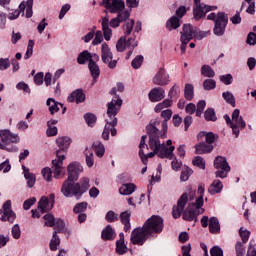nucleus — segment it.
<instances>
[{"instance_id":"1","label":"nucleus","mask_w":256,"mask_h":256,"mask_svg":"<svg viewBox=\"0 0 256 256\" xmlns=\"http://www.w3.org/2000/svg\"><path fill=\"white\" fill-rule=\"evenodd\" d=\"M195 199V190L189 188L188 192H184L177 201V205L172 208V217L179 219L183 215L184 221H195L197 223V215H203L205 209H203V196H199L195 202L188 205L185 210V205L188 201Z\"/></svg>"},{"instance_id":"2","label":"nucleus","mask_w":256,"mask_h":256,"mask_svg":"<svg viewBox=\"0 0 256 256\" xmlns=\"http://www.w3.org/2000/svg\"><path fill=\"white\" fill-rule=\"evenodd\" d=\"M117 91L119 93H123L125 91V85L123 83H117L116 87L112 88L110 93L114 95L111 102L107 104V112L106 115L108 118L105 119V126L102 131V139L104 141H109V135L111 137H115L117 135V113L121 111V107L123 106V99L119 95H117Z\"/></svg>"},{"instance_id":"3","label":"nucleus","mask_w":256,"mask_h":256,"mask_svg":"<svg viewBox=\"0 0 256 256\" xmlns=\"http://www.w3.org/2000/svg\"><path fill=\"white\" fill-rule=\"evenodd\" d=\"M147 135L149 137V147L146 144ZM147 135H143L139 144V157L143 165H147L148 159L158 155L160 159H165V157L172 158L173 151H175V146H170L169 148L165 146V142L161 143V136L155 134L154 132L147 131ZM151 149L153 152H150L146 155L144 149Z\"/></svg>"},{"instance_id":"4","label":"nucleus","mask_w":256,"mask_h":256,"mask_svg":"<svg viewBox=\"0 0 256 256\" xmlns=\"http://www.w3.org/2000/svg\"><path fill=\"white\" fill-rule=\"evenodd\" d=\"M172 116L173 111L171 109L162 111V118H155L151 120L149 125L146 126V131H150L151 133L159 135L161 139H167V131L169 130V126L167 125V123Z\"/></svg>"},{"instance_id":"5","label":"nucleus","mask_w":256,"mask_h":256,"mask_svg":"<svg viewBox=\"0 0 256 256\" xmlns=\"http://www.w3.org/2000/svg\"><path fill=\"white\" fill-rule=\"evenodd\" d=\"M21 138L19 134H13L9 130H0V149L8 151V153H17L18 148L15 143H19Z\"/></svg>"},{"instance_id":"6","label":"nucleus","mask_w":256,"mask_h":256,"mask_svg":"<svg viewBox=\"0 0 256 256\" xmlns=\"http://www.w3.org/2000/svg\"><path fill=\"white\" fill-rule=\"evenodd\" d=\"M224 119L226 124L232 129L233 135L237 138L239 137V133L247 127V123L243 120V116H241V111L239 109H235L232 112V118L229 115H224Z\"/></svg>"},{"instance_id":"7","label":"nucleus","mask_w":256,"mask_h":256,"mask_svg":"<svg viewBox=\"0 0 256 256\" xmlns=\"http://www.w3.org/2000/svg\"><path fill=\"white\" fill-rule=\"evenodd\" d=\"M75 181L77 180L67 178L63 182L61 187V193L64 197H75V199H81V197H83V195L81 194V184Z\"/></svg>"},{"instance_id":"8","label":"nucleus","mask_w":256,"mask_h":256,"mask_svg":"<svg viewBox=\"0 0 256 256\" xmlns=\"http://www.w3.org/2000/svg\"><path fill=\"white\" fill-rule=\"evenodd\" d=\"M144 229L148 231L150 237L153 235H159V233H163V229L165 227V223L163 222V218L158 215H153L143 224Z\"/></svg>"},{"instance_id":"9","label":"nucleus","mask_w":256,"mask_h":256,"mask_svg":"<svg viewBox=\"0 0 256 256\" xmlns=\"http://www.w3.org/2000/svg\"><path fill=\"white\" fill-rule=\"evenodd\" d=\"M211 11H217V6L206 5L201 3V0H194L193 18L195 21H201Z\"/></svg>"},{"instance_id":"10","label":"nucleus","mask_w":256,"mask_h":256,"mask_svg":"<svg viewBox=\"0 0 256 256\" xmlns=\"http://www.w3.org/2000/svg\"><path fill=\"white\" fill-rule=\"evenodd\" d=\"M197 33V28L193 27L191 24H184L181 34V46L180 49L182 53H185L187 51V45L189 44V41L191 39L195 38V34Z\"/></svg>"},{"instance_id":"11","label":"nucleus","mask_w":256,"mask_h":256,"mask_svg":"<svg viewBox=\"0 0 256 256\" xmlns=\"http://www.w3.org/2000/svg\"><path fill=\"white\" fill-rule=\"evenodd\" d=\"M214 167L217 169L216 177H220V179H225L229 171H231V166H229L227 159L223 156H217L214 159Z\"/></svg>"},{"instance_id":"12","label":"nucleus","mask_w":256,"mask_h":256,"mask_svg":"<svg viewBox=\"0 0 256 256\" xmlns=\"http://www.w3.org/2000/svg\"><path fill=\"white\" fill-rule=\"evenodd\" d=\"M151 234L145 229V226L137 227L131 232L130 241L133 245H143Z\"/></svg>"},{"instance_id":"13","label":"nucleus","mask_w":256,"mask_h":256,"mask_svg":"<svg viewBox=\"0 0 256 256\" xmlns=\"http://www.w3.org/2000/svg\"><path fill=\"white\" fill-rule=\"evenodd\" d=\"M229 23V17L225 12H218L216 23H214L213 33L217 37H223L225 35V29L227 28V24Z\"/></svg>"},{"instance_id":"14","label":"nucleus","mask_w":256,"mask_h":256,"mask_svg":"<svg viewBox=\"0 0 256 256\" xmlns=\"http://www.w3.org/2000/svg\"><path fill=\"white\" fill-rule=\"evenodd\" d=\"M101 60L104 65H107L108 69L117 67V60H113V52H111V48L106 42L101 45Z\"/></svg>"},{"instance_id":"15","label":"nucleus","mask_w":256,"mask_h":256,"mask_svg":"<svg viewBox=\"0 0 256 256\" xmlns=\"http://www.w3.org/2000/svg\"><path fill=\"white\" fill-rule=\"evenodd\" d=\"M63 161H65V154L56 151V159L52 160V173L55 179H59L63 172Z\"/></svg>"},{"instance_id":"16","label":"nucleus","mask_w":256,"mask_h":256,"mask_svg":"<svg viewBox=\"0 0 256 256\" xmlns=\"http://www.w3.org/2000/svg\"><path fill=\"white\" fill-rule=\"evenodd\" d=\"M55 205V194H50L49 198L42 196L40 201L38 202V211L41 214L47 213V211H51L53 206Z\"/></svg>"},{"instance_id":"17","label":"nucleus","mask_w":256,"mask_h":256,"mask_svg":"<svg viewBox=\"0 0 256 256\" xmlns=\"http://www.w3.org/2000/svg\"><path fill=\"white\" fill-rule=\"evenodd\" d=\"M3 214L0 218L1 221H8V223H15V219H17V214L11 208V200H7L4 202L3 206Z\"/></svg>"},{"instance_id":"18","label":"nucleus","mask_w":256,"mask_h":256,"mask_svg":"<svg viewBox=\"0 0 256 256\" xmlns=\"http://www.w3.org/2000/svg\"><path fill=\"white\" fill-rule=\"evenodd\" d=\"M102 5L109 13H121L125 10V1L123 0H106Z\"/></svg>"},{"instance_id":"19","label":"nucleus","mask_w":256,"mask_h":256,"mask_svg":"<svg viewBox=\"0 0 256 256\" xmlns=\"http://www.w3.org/2000/svg\"><path fill=\"white\" fill-rule=\"evenodd\" d=\"M169 81V73H167L164 68H159L158 72L152 79V83L160 87H165V85H169Z\"/></svg>"},{"instance_id":"20","label":"nucleus","mask_w":256,"mask_h":256,"mask_svg":"<svg viewBox=\"0 0 256 256\" xmlns=\"http://www.w3.org/2000/svg\"><path fill=\"white\" fill-rule=\"evenodd\" d=\"M68 178L77 181L79 174L83 173V166L79 162H72L67 167Z\"/></svg>"},{"instance_id":"21","label":"nucleus","mask_w":256,"mask_h":256,"mask_svg":"<svg viewBox=\"0 0 256 256\" xmlns=\"http://www.w3.org/2000/svg\"><path fill=\"white\" fill-rule=\"evenodd\" d=\"M148 97L151 103H157L165 99V90L161 87H155L149 91Z\"/></svg>"},{"instance_id":"22","label":"nucleus","mask_w":256,"mask_h":256,"mask_svg":"<svg viewBox=\"0 0 256 256\" xmlns=\"http://www.w3.org/2000/svg\"><path fill=\"white\" fill-rule=\"evenodd\" d=\"M46 105L49 107V112L52 115L58 113L59 109H62V113L65 114L67 111V107H64L62 103L57 102L54 98H48L46 101Z\"/></svg>"},{"instance_id":"23","label":"nucleus","mask_w":256,"mask_h":256,"mask_svg":"<svg viewBox=\"0 0 256 256\" xmlns=\"http://www.w3.org/2000/svg\"><path fill=\"white\" fill-rule=\"evenodd\" d=\"M67 101L68 103H84L85 93H83V90L77 89L68 96Z\"/></svg>"},{"instance_id":"24","label":"nucleus","mask_w":256,"mask_h":256,"mask_svg":"<svg viewBox=\"0 0 256 256\" xmlns=\"http://www.w3.org/2000/svg\"><path fill=\"white\" fill-rule=\"evenodd\" d=\"M56 144L59 147L60 155H65V151L69 148V145H71V138L67 136H62L56 139Z\"/></svg>"},{"instance_id":"25","label":"nucleus","mask_w":256,"mask_h":256,"mask_svg":"<svg viewBox=\"0 0 256 256\" xmlns=\"http://www.w3.org/2000/svg\"><path fill=\"white\" fill-rule=\"evenodd\" d=\"M120 220L124 225V231L129 233L131 231V211H124L120 214Z\"/></svg>"},{"instance_id":"26","label":"nucleus","mask_w":256,"mask_h":256,"mask_svg":"<svg viewBox=\"0 0 256 256\" xmlns=\"http://www.w3.org/2000/svg\"><path fill=\"white\" fill-rule=\"evenodd\" d=\"M26 9V17L27 19H30V17H33V0H27L26 2L23 1L19 5L20 13L24 12Z\"/></svg>"},{"instance_id":"27","label":"nucleus","mask_w":256,"mask_h":256,"mask_svg":"<svg viewBox=\"0 0 256 256\" xmlns=\"http://www.w3.org/2000/svg\"><path fill=\"white\" fill-rule=\"evenodd\" d=\"M197 155H203L205 153H211L213 151V144L207 142H200L195 146Z\"/></svg>"},{"instance_id":"28","label":"nucleus","mask_w":256,"mask_h":256,"mask_svg":"<svg viewBox=\"0 0 256 256\" xmlns=\"http://www.w3.org/2000/svg\"><path fill=\"white\" fill-rule=\"evenodd\" d=\"M135 191H137V185L134 183H126L119 188L120 195H133Z\"/></svg>"},{"instance_id":"29","label":"nucleus","mask_w":256,"mask_h":256,"mask_svg":"<svg viewBox=\"0 0 256 256\" xmlns=\"http://www.w3.org/2000/svg\"><path fill=\"white\" fill-rule=\"evenodd\" d=\"M117 237V233H115V229L111 225H107L106 228L102 231V239L104 241H113Z\"/></svg>"},{"instance_id":"30","label":"nucleus","mask_w":256,"mask_h":256,"mask_svg":"<svg viewBox=\"0 0 256 256\" xmlns=\"http://www.w3.org/2000/svg\"><path fill=\"white\" fill-rule=\"evenodd\" d=\"M88 69L95 83V81L99 79V75H101V69H99V65H97V63H95V61L93 60H90V62L88 63Z\"/></svg>"},{"instance_id":"31","label":"nucleus","mask_w":256,"mask_h":256,"mask_svg":"<svg viewBox=\"0 0 256 256\" xmlns=\"http://www.w3.org/2000/svg\"><path fill=\"white\" fill-rule=\"evenodd\" d=\"M22 169H23L24 177L27 181L28 187L30 188L34 187L35 181H37L35 178V174L30 173L29 168H26L25 165H22Z\"/></svg>"},{"instance_id":"32","label":"nucleus","mask_w":256,"mask_h":256,"mask_svg":"<svg viewBox=\"0 0 256 256\" xmlns=\"http://www.w3.org/2000/svg\"><path fill=\"white\" fill-rule=\"evenodd\" d=\"M221 191H223V183H221V180H214L208 188L210 195H217V193H221Z\"/></svg>"},{"instance_id":"33","label":"nucleus","mask_w":256,"mask_h":256,"mask_svg":"<svg viewBox=\"0 0 256 256\" xmlns=\"http://www.w3.org/2000/svg\"><path fill=\"white\" fill-rule=\"evenodd\" d=\"M91 60H93V56L87 50H84L83 52H81L77 57V63L79 65H85L87 63V61H89V63H91Z\"/></svg>"},{"instance_id":"34","label":"nucleus","mask_w":256,"mask_h":256,"mask_svg":"<svg viewBox=\"0 0 256 256\" xmlns=\"http://www.w3.org/2000/svg\"><path fill=\"white\" fill-rule=\"evenodd\" d=\"M166 27L171 31L172 29H179L181 27V18L172 16L167 22Z\"/></svg>"},{"instance_id":"35","label":"nucleus","mask_w":256,"mask_h":256,"mask_svg":"<svg viewBox=\"0 0 256 256\" xmlns=\"http://www.w3.org/2000/svg\"><path fill=\"white\" fill-rule=\"evenodd\" d=\"M209 231L210 233H219L221 231V225L217 217H211L209 220Z\"/></svg>"},{"instance_id":"36","label":"nucleus","mask_w":256,"mask_h":256,"mask_svg":"<svg viewBox=\"0 0 256 256\" xmlns=\"http://www.w3.org/2000/svg\"><path fill=\"white\" fill-rule=\"evenodd\" d=\"M84 155L86 157V165L91 168L95 165V156L93 155V149L86 147L84 151Z\"/></svg>"},{"instance_id":"37","label":"nucleus","mask_w":256,"mask_h":256,"mask_svg":"<svg viewBox=\"0 0 256 256\" xmlns=\"http://www.w3.org/2000/svg\"><path fill=\"white\" fill-rule=\"evenodd\" d=\"M200 73L203 77H207L208 79H213V77H215V70L207 64L201 67Z\"/></svg>"},{"instance_id":"38","label":"nucleus","mask_w":256,"mask_h":256,"mask_svg":"<svg viewBox=\"0 0 256 256\" xmlns=\"http://www.w3.org/2000/svg\"><path fill=\"white\" fill-rule=\"evenodd\" d=\"M247 4L248 7L246 9V13H248L249 15H255V0H244V2H242L240 11H243L245 5Z\"/></svg>"},{"instance_id":"39","label":"nucleus","mask_w":256,"mask_h":256,"mask_svg":"<svg viewBox=\"0 0 256 256\" xmlns=\"http://www.w3.org/2000/svg\"><path fill=\"white\" fill-rule=\"evenodd\" d=\"M92 147L98 157L101 158L105 155V145L101 141L94 142Z\"/></svg>"},{"instance_id":"40","label":"nucleus","mask_w":256,"mask_h":256,"mask_svg":"<svg viewBox=\"0 0 256 256\" xmlns=\"http://www.w3.org/2000/svg\"><path fill=\"white\" fill-rule=\"evenodd\" d=\"M203 137H205V141L208 145L215 143V134L213 132H200L198 134V139H203Z\"/></svg>"},{"instance_id":"41","label":"nucleus","mask_w":256,"mask_h":256,"mask_svg":"<svg viewBox=\"0 0 256 256\" xmlns=\"http://www.w3.org/2000/svg\"><path fill=\"white\" fill-rule=\"evenodd\" d=\"M59 245H61V239L57 235V231H54L52 239L50 240V250L57 251V247H59Z\"/></svg>"},{"instance_id":"42","label":"nucleus","mask_w":256,"mask_h":256,"mask_svg":"<svg viewBox=\"0 0 256 256\" xmlns=\"http://www.w3.org/2000/svg\"><path fill=\"white\" fill-rule=\"evenodd\" d=\"M171 105H173V101H171V99H165L163 102L158 103L155 106L154 111L155 113H159L160 111H163V109H167V107H171Z\"/></svg>"},{"instance_id":"43","label":"nucleus","mask_w":256,"mask_h":256,"mask_svg":"<svg viewBox=\"0 0 256 256\" xmlns=\"http://www.w3.org/2000/svg\"><path fill=\"white\" fill-rule=\"evenodd\" d=\"M217 87V82L214 79H205L203 82V89L205 91H213Z\"/></svg>"},{"instance_id":"44","label":"nucleus","mask_w":256,"mask_h":256,"mask_svg":"<svg viewBox=\"0 0 256 256\" xmlns=\"http://www.w3.org/2000/svg\"><path fill=\"white\" fill-rule=\"evenodd\" d=\"M191 175H193V169L185 166L181 172L180 180L183 182L189 181V177H191Z\"/></svg>"},{"instance_id":"45","label":"nucleus","mask_w":256,"mask_h":256,"mask_svg":"<svg viewBox=\"0 0 256 256\" xmlns=\"http://www.w3.org/2000/svg\"><path fill=\"white\" fill-rule=\"evenodd\" d=\"M116 253H118V255H125V253H127V245H125L123 240H117Z\"/></svg>"},{"instance_id":"46","label":"nucleus","mask_w":256,"mask_h":256,"mask_svg":"<svg viewBox=\"0 0 256 256\" xmlns=\"http://www.w3.org/2000/svg\"><path fill=\"white\" fill-rule=\"evenodd\" d=\"M222 97L224 101H226V103L235 107V96L233 95V93L229 91L223 92Z\"/></svg>"},{"instance_id":"47","label":"nucleus","mask_w":256,"mask_h":256,"mask_svg":"<svg viewBox=\"0 0 256 256\" xmlns=\"http://www.w3.org/2000/svg\"><path fill=\"white\" fill-rule=\"evenodd\" d=\"M80 191H81V195H83L84 193H87V191L89 190V187H91V185L89 184V178L84 177L80 180Z\"/></svg>"},{"instance_id":"48","label":"nucleus","mask_w":256,"mask_h":256,"mask_svg":"<svg viewBox=\"0 0 256 256\" xmlns=\"http://www.w3.org/2000/svg\"><path fill=\"white\" fill-rule=\"evenodd\" d=\"M84 119L89 127H95V123H97V116L92 113H87L84 115Z\"/></svg>"},{"instance_id":"49","label":"nucleus","mask_w":256,"mask_h":256,"mask_svg":"<svg viewBox=\"0 0 256 256\" xmlns=\"http://www.w3.org/2000/svg\"><path fill=\"white\" fill-rule=\"evenodd\" d=\"M126 48V36H122L116 43V49L118 53H123V51H125Z\"/></svg>"},{"instance_id":"50","label":"nucleus","mask_w":256,"mask_h":256,"mask_svg":"<svg viewBox=\"0 0 256 256\" xmlns=\"http://www.w3.org/2000/svg\"><path fill=\"white\" fill-rule=\"evenodd\" d=\"M204 117L206 121H217V116L215 115V109L213 108H208L204 112Z\"/></svg>"},{"instance_id":"51","label":"nucleus","mask_w":256,"mask_h":256,"mask_svg":"<svg viewBox=\"0 0 256 256\" xmlns=\"http://www.w3.org/2000/svg\"><path fill=\"white\" fill-rule=\"evenodd\" d=\"M184 95H185V99H187V101H191V99H193L194 91H193L192 84L185 85Z\"/></svg>"},{"instance_id":"52","label":"nucleus","mask_w":256,"mask_h":256,"mask_svg":"<svg viewBox=\"0 0 256 256\" xmlns=\"http://www.w3.org/2000/svg\"><path fill=\"white\" fill-rule=\"evenodd\" d=\"M105 219L108 223H115V221H119V215L115 211L110 210L106 213Z\"/></svg>"},{"instance_id":"53","label":"nucleus","mask_w":256,"mask_h":256,"mask_svg":"<svg viewBox=\"0 0 256 256\" xmlns=\"http://www.w3.org/2000/svg\"><path fill=\"white\" fill-rule=\"evenodd\" d=\"M236 256L245 255V242L238 241L235 245Z\"/></svg>"},{"instance_id":"54","label":"nucleus","mask_w":256,"mask_h":256,"mask_svg":"<svg viewBox=\"0 0 256 256\" xmlns=\"http://www.w3.org/2000/svg\"><path fill=\"white\" fill-rule=\"evenodd\" d=\"M87 211V202H80L73 208V213H85Z\"/></svg>"},{"instance_id":"55","label":"nucleus","mask_w":256,"mask_h":256,"mask_svg":"<svg viewBox=\"0 0 256 256\" xmlns=\"http://www.w3.org/2000/svg\"><path fill=\"white\" fill-rule=\"evenodd\" d=\"M239 235L242 239V243H247L249 241V237L251 235V232L243 227L239 229Z\"/></svg>"},{"instance_id":"56","label":"nucleus","mask_w":256,"mask_h":256,"mask_svg":"<svg viewBox=\"0 0 256 256\" xmlns=\"http://www.w3.org/2000/svg\"><path fill=\"white\" fill-rule=\"evenodd\" d=\"M207 106V103L205 102V100H200L197 103V107H196V117H201V115H203V111H205V107Z\"/></svg>"},{"instance_id":"57","label":"nucleus","mask_w":256,"mask_h":256,"mask_svg":"<svg viewBox=\"0 0 256 256\" xmlns=\"http://www.w3.org/2000/svg\"><path fill=\"white\" fill-rule=\"evenodd\" d=\"M33 47H35V41L29 40L27 50H26V53L24 55V59L27 60V59L31 58V56L33 55Z\"/></svg>"},{"instance_id":"58","label":"nucleus","mask_w":256,"mask_h":256,"mask_svg":"<svg viewBox=\"0 0 256 256\" xmlns=\"http://www.w3.org/2000/svg\"><path fill=\"white\" fill-rule=\"evenodd\" d=\"M143 59V55L136 56L131 62L133 69H139L143 65Z\"/></svg>"},{"instance_id":"59","label":"nucleus","mask_w":256,"mask_h":256,"mask_svg":"<svg viewBox=\"0 0 256 256\" xmlns=\"http://www.w3.org/2000/svg\"><path fill=\"white\" fill-rule=\"evenodd\" d=\"M192 163L195 167H199V169H205V160L201 156L194 157Z\"/></svg>"},{"instance_id":"60","label":"nucleus","mask_w":256,"mask_h":256,"mask_svg":"<svg viewBox=\"0 0 256 256\" xmlns=\"http://www.w3.org/2000/svg\"><path fill=\"white\" fill-rule=\"evenodd\" d=\"M117 19L120 20V23H123V21H127L131 17V12L129 10H122L121 12H118Z\"/></svg>"},{"instance_id":"61","label":"nucleus","mask_w":256,"mask_h":256,"mask_svg":"<svg viewBox=\"0 0 256 256\" xmlns=\"http://www.w3.org/2000/svg\"><path fill=\"white\" fill-rule=\"evenodd\" d=\"M133 27H135V20L131 19L128 22H126L124 24L125 35H131V32L133 31Z\"/></svg>"},{"instance_id":"62","label":"nucleus","mask_w":256,"mask_h":256,"mask_svg":"<svg viewBox=\"0 0 256 256\" xmlns=\"http://www.w3.org/2000/svg\"><path fill=\"white\" fill-rule=\"evenodd\" d=\"M102 31L105 41H111V37L113 36V30H111L109 26H103Z\"/></svg>"},{"instance_id":"63","label":"nucleus","mask_w":256,"mask_h":256,"mask_svg":"<svg viewBox=\"0 0 256 256\" xmlns=\"http://www.w3.org/2000/svg\"><path fill=\"white\" fill-rule=\"evenodd\" d=\"M44 220L47 227L55 226V217L52 214L44 215Z\"/></svg>"},{"instance_id":"64","label":"nucleus","mask_w":256,"mask_h":256,"mask_svg":"<svg viewBox=\"0 0 256 256\" xmlns=\"http://www.w3.org/2000/svg\"><path fill=\"white\" fill-rule=\"evenodd\" d=\"M211 256H223V249L219 246H213L210 250Z\"/></svg>"}]
</instances>
